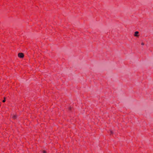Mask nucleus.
Returning a JSON list of instances; mask_svg holds the SVG:
<instances>
[{
	"label": "nucleus",
	"instance_id": "4",
	"mask_svg": "<svg viewBox=\"0 0 153 153\" xmlns=\"http://www.w3.org/2000/svg\"><path fill=\"white\" fill-rule=\"evenodd\" d=\"M4 99L2 101L3 102H5V98L4 97Z\"/></svg>",
	"mask_w": 153,
	"mask_h": 153
},
{
	"label": "nucleus",
	"instance_id": "6",
	"mask_svg": "<svg viewBox=\"0 0 153 153\" xmlns=\"http://www.w3.org/2000/svg\"><path fill=\"white\" fill-rule=\"evenodd\" d=\"M43 153H46V152L45 151H43Z\"/></svg>",
	"mask_w": 153,
	"mask_h": 153
},
{
	"label": "nucleus",
	"instance_id": "5",
	"mask_svg": "<svg viewBox=\"0 0 153 153\" xmlns=\"http://www.w3.org/2000/svg\"><path fill=\"white\" fill-rule=\"evenodd\" d=\"M110 133L111 134H112L113 133V132L112 131H110Z\"/></svg>",
	"mask_w": 153,
	"mask_h": 153
},
{
	"label": "nucleus",
	"instance_id": "1",
	"mask_svg": "<svg viewBox=\"0 0 153 153\" xmlns=\"http://www.w3.org/2000/svg\"><path fill=\"white\" fill-rule=\"evenodd\" d=\"M18 56L20 58H23L24 55L23 53H19L18 54Z\"/></svg>",
	"mask_w": 153,
	"mask_h": 153
},
{
	"label": "nucleus",
	"instance_id": "2",
	"mask_svg": "<svg viewBox=\"0 0 153 153\" xmlns=\"http://www.w3.org/2000/svg\"><path fill=\"white\" fill-rule=\"evenodd\" d=\"M139 33V32L138 31H136L135 32L134 36H138V34Z\"/></svg>",
	"mask_w": 153,
	"mask_h": 153
},
{
	"label": "nucleus",
	"instance_id": "3",
	"mask_svg": "<svg viewBox=\"0 0 153 153\" xmlns=\"http://www.w3.org/2000/svg\"><path fill=\"white\" fill-rule=\"evenodd\" d=\"M12 117L13 119H16V118H17V116L16 115H12Z\"/></svg>",
	"mask_w": 153,
	"mask_h": 153
},
{
	"label": "nucleus",
	"instance_id": "7",
	"mask_svg": "<svg viewBox=\"0 0 153 153\" xmlns=\"http://www.w3.org/2000/svg\"><path fill=\"white\" fill-rule=\"evenodd\" d=\"M144 44L142 42V43H141V45H144Z\"/></svg>",
	"mask_w": 153,
	"mask_h": 153
}]
</instances>
